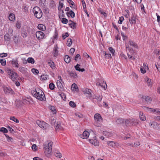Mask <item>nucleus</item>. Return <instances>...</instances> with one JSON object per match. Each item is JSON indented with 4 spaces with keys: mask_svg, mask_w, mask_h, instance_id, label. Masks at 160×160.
I'll list each match as a JSON object with an SVG mask.
<instances>
[{
    "mask_svg": "<svg viewBox=\"0 0 160 160\" xmlns=\"http://www.w3.org/2000/svg\"><path fill=\"white\" fill-rule=\"evenodd\" d=\"M32 94L37 99L41 101H43L46 100V98L44 92L40 89L37 91L33 90L32 91Z\"/></svg>",
    "mask_w": 160,
    "mask_h": 160,
    "instance_id": "obj_1",
    "label": "nucleus"
},
{
    "mask_svg": "<svg viewBox=\"0 0 160 160\" xmlns=\"http://www.w3.org/2000/svg\"><path fill=\"white\" fill-rule=\"evenodd\" d=\"M35 16L37 18H40L42 15V12L41 9L38 7H34L32 10Z\"/></svg>",
    "mask_w": 160,
    "mask_h": 160,
    "instance_id": "obj_2",
    "label": "nucleus"
},
{
    "mask_svg": "<svg viewBox=\"0 0 160 160\" xmlns=\"http://www.w3.org/2000/svg\"><path fill=\"white\" fill-rule=\"evenodd\" d=\"M52 142H50L48 144V146L46 145H43V148L45 149V151L44 152L46 154V155L47 156H48L50 155V154L52 152Z\"/></svg>",
    "mask_w": 160,
    "mask_h": 160,
    "instance_id": "obj_3",
    "label": "nucleus"
},
{
    "mask_svg": "<svg viewBox=\"0 0 160 160\" xmlns=\"http://www.w3.org/2000/svg\"><path fill=\"white\" fill-rule=\"evenodd\" d=\"M37 124L41 128L43 129H45L46 128L47 124L43 121H40L39 120H38L37 121Z\"/></svg>",
    "mask_w": 160,
    "mask_h": 160,
    "instance_id": "obj_4",
    "label": "nucleus"
},
{
    "mask_svg": "<svg viewBox=\"0 0 160 160\" xmlns=\"http://www.w3.org/2000/svg\"><path fill=\"white\" fill-rule=\"evenodd\" d=\"M36 37L38 40L44 38L45 34L42 31H37L36 33Z\"/></svg>",
    "mask_w": 160,
    "mask_h": 160,
    "instance_id": "obj_5",
    "label": "nucleus"
},
{
    "mask_svg": "<svg viewBox=\"0 0 160 160\" xmlns=\"http://www.w3.org/2000/svg\"><path fill=\"white\" fill-rule=\"evenodd\" d=\"M89 141L94 146H98L99 145V142L96 139V137H94L92 139H89Z\"/></svg>",
    "mask_w": 160,
    "mask_h": 160,
    "instance_id": "obj_6",
    "label": "nucleus"
},
{
    "mask_svg": "<svg viewBox=\"0 0 160 160\" xmlns=\"http://www.w3.org/2000/svg\"><path fill=\"white\" fill-rule=\"evenodd\" d=\"M4 91L5 93L6 94H8L11 93V94H14L13 91L9 87H5L3 88Z\"/></svg>",
    "mask_w": 160,
    "mask_h": 160,
    "instance_id": "obj_7",
    "label": "nucleus"
},
{
    "mask_svg": "<svg viewBox=\"0 0 160 160\" xmlns=\"http://www.w3.org/2000/svg\"><path fill=\"white\" fill-rule=\"evenodd\" d=\"M91 90L87 88L84 90L83 91L84 92L88 95V97L89 99H92L93 98L92 97V95L91 93Z\"/></svg>",
    "mask_w": 160,
    "mask_h": 160,
    "instance_id": "obj_8",
    "label": "nucleus"
},
{
    "mask_svg": "<svg viewBox=\"0 0 160 160\" xmlns=\"http://www.w3.org/2000/svg\"><path fill=\"white\" fill-rule=\"evenodd\" d=\"M68 74L71 77H72L74 78H78V75L75 72L70 71V70H68Z\"/></svg>",
    "mask_w": 160,
    "mask_h": 160,
    "instance_id": "obj_9",
    "label": "nucleus"
},
{
    "mask_svg": "<svg viewBox=\"0 0 160 160\" xmlns=\"http://www.w3.org/2000/svg\"><path fill=\"white\" fill-rule=\"evenodd\" d=\"M94 118L96 121L99 122H100L102 120V118L100 114L98 113H96L95 114Z\"/></svg>",
    "mask_w": 160,
    "mask_h": 160,
    "instance_id": "obj_10",
    "label": "nucleus"
},
{
    "mask_svg": "<svg viewBox=\"0 0 160 160\" xmlns=\"http://www.w3.org/2000/svg\"><path fill=\"white\" fill-rule=\"evenodd\" d=\"M11 64L13 67H15L17 68L18 67V61L17 59H13L11 61Z\"/></svg>",
    "mask_w": 160,
    "mask_h": 160,
    "instance_id": "obj_11",
    "label": "nucleus"
},
{
    "mask_svg": "<svg viewBox=\"0 0 160 160\" xmlns=\"http://www.w3.org/2000/svg\"><path fill=\"white\" fill-rule=\"evenodd\" d=\"M89 135V132L87 131H84L81 135V137L83 139L87 138H88Z\"/></svg>",
    "mask_w": 160,
    "mask_h": 160,
    "instance_id": "obj_12",
    "label": "nucleus"
},
{
    "mask_svg": "<svg viewBox=\"0 0 160 160\" xmlns=\"http://www.w3.org/2000/svg\"><path fill=\"white\" fill-rule=\"evenodd\" d=\"M107 144L109 146L112 147H114L118 146V143L117 142H115L113 141H109L107 142Z\"/></svg>",
    "mask_w": 160,
    "mask_h": 160,
    "instance_id": "obj_13",
    "label": "nucleus"
},
{
    "mask_svg": "<svg viewBox=\"0 0 160 160\" xmlns=\"http://www.w3.org/2000/svg\"><path fill=\"white\" fill-rule=\"evenodd\" d=\"M58 47L57 45H56L53 50V52H52V54H53L54 56L55 57H56L58 55Z\"/></svg>",
    "mask_w": 160,
    "mask_h": 160,
    "instance_id": "obj_14",
    "label": "nucleus"
},
{
    "mask_svg": "<svg viewBox=\"0 0 160 160\" xmlns=\"http://www.w3.org/2000/svg\"><path fill=\"white\" fill-rule=\"evenodd\" d=\"M57 87L59 90L62 91L63 90V87L60 81L58 80L57 82Z\"/></svg>",
    "mask_w": 160,
    "mask_h": 160,
    "instance_id": "obj_15",
    "label": "nucleus"
},
{
    "mask_svg": "<svg viewBox=\"0 0 160 160\" xmlns=\"http://www.w3.org/2000/svg\"><path fill=\"white\" fill-rule=\"evenodd\" d=\"M128 43L131 46L136 48H138L137 44H136L134 41L130 40L128 42Z\"/></svg>",
    "mask_w": 160,
    "mask_h": 160,
    "instance_id": "obj_16",
    "label": "nucleus"
},
{
    "mask_svg": "<svg viewBox=\"0 0 160 160\" xmlns=\"http://www.w3.org/2000/svg\"><path fill=\"white\" fill-rule=\"evenodd\" d=\"M131 126H136L138 123V120L136 119H131Z\"/></svg>",
    "mask_w": 160,
    "mask_h": 160,
    "instance_id": "obj_17",
    "label": "nucleus"
},
{
    "mask_svg": "<svg viewBox=\"0 0 160 160\" xmlns=\"http://www.w3.org/2000/svg\"><path fill=\"white\" fill-rule=\"evenodd\" d=\"M142 98L143 99H144L145 101L147 102L151 101L152 100L151 98L148 96H142Z\"/></svg>",
    "mask_w": 160,
    "mask_h": 160,
    "instance_id": "obj_18",
    "label": "nucleus"
},
{
    "mask_svg": "<svg viewBox=\"0 0 160 160\" xmlns=\"http://www.w3.org/2000/svg\"><path fill=\"white\" fill-rule=\"evenodd\" d=\"M9 20L12 21H13L15 19V15L13 13H10L8 16Z\"/></svg>",
    "mask_w": 160,
    "mask_h": 160,
    "instance_id": "obj_19",
    "label": "nucleus"
},
{
    "mask_svg": "<svg viewBox=\"0 0 160 160\" xmlns=\"http://www.w3.org/2000/svg\"><path fill=\"white\" fill-rule=\"evenodd\" d=\"M38 28L41 30L44 31L46 29L45 26L42 24H39L38 26Z\"/></svg>",
    "mask_w": 160,
    "mask_h": 160,
    "instance_id": "obj_20",
    "label": "nucleus"
},
{
    "mask_svg": "<svg viewBox=\"0 0 160 160\" xmlns=\"http://www.w3.org/2000/svg\"><path fill=\"white\" fill-rule=\"evenodd\" d=\"M124 122V119L122 118L117 119L116 121V122L117 124L123 123Z\"/></svg>",
    "mask_w": 160,
    "mask_h": 160,
    "instance_id": "obj_21",
    "label": "nucleus"
},
{
    "mask_svg": "<svg viewBox=\"0 0 160 160\" xmlns=\"http://www.w3.org/2000/svg\"><path fill=\"white\" fill-rule=\"evenodd\" d=\"M70 58L69 56L67 55L65 56L64 60L66 63H69L70 62Z\"/></svg>",
    "mask_w": 160,
    "mask_h": 160,
    "instance_id": "obj_22",
    "label": "nucleus"
},
{
    "mask_svg": "<svg viewBox=\"0 0 160 160\" xmlns=\"http://www.w3.org/2000/svg\"><path fill=\"white\" fill-rule=\"evenodd\" d=\"M103 134L108 138H109L112 136V134L111 133L107 131H104L103 132Z\"/></svg>",
    "mask_w": 160,
    "mask_h": 160,
    "instance_id": "obj_23",
    "label": "nucleus"
},
{
    "mask_svg": "<svg viewBox=\"0 0 160 160\" xmlns=\"http://www.w3.org/2000/svg\"><path fill=\"white\" fill-rule=\"evenodd\" d=\"M18 76L17 73L15 72H12V75H11V78L14 80V79H15L17 78Z\"/></svg>",
    "mask_w": 160,
    "mask_h": 160,
    "instance_id": "obj_24",
    "label": "nucleus"
},
{
    "mask_svg": "<svg viewBox=\"0 0 160 160\" xmlns=\"http://www.w3.org/2000/svg\"><path fill=\"white\" fill-rule=\"evenodd\" d=\"M68 2L71 5L70 6L71 8L75 9L76 8V6L74 4V2L72 0H69V1Z\"/></svg>",
    "mask_w": 160,
    "mask_h": 160,
    "instance_id": "obj_25",
    "label": "nucleus"
},
{
    "mask_svg": "<svg viewBox=\"0 0 160 160\" xmlns=\"http://www.w3.org/2000/svg\"><path fill=\"white\" fill-rule=\"evenodd\" d=\"M131 119H128L126 120L125 122V124L127 126H131Z\"/></svg>",
    "mask_w": 160,
    "mask_h": 160,
    "instance_id": "obj_26",
    "label": "nucleus"
},
{
    "mask_svg": "<svg viewBox=\"0 0 160 160\" xmlns=\"http://www.w3.org/2000/svg\"><path fill=\"white\" fill-rule=\"evenodd\" d=\"M66 14H69L72 18H73L75 17V13L72 10H71L69 12H66Z\"/></svg>",
    "mask_w": 160,
    "mask_h": 160,
    "instance_id": "obj_27",
    "label": "nucleus"
},
{
    "mask_svg": "<svg viewBox=\"0 0 160 160\" xmlns=\"http://www.w3.org/2000/svg\"><path fill=\"white\" fill-rule=\"evenodd\" d=\"M27 61L28 63L33 64L34 63L35 61L34 59L32 57L28 58L27 59Z\"/></svg>",
    "mask_w": 160,
    "mask_h": 160,
    "instance_id": "obj_28",
    "label": "nucleus"
},
{
    "mask_svg": "<svg viewBox=\"0 0 160 160\" xmlns=\"http://www.w3.org/2000/svg\"><path fill=\"white\" fill-rule=\"evenodd\" d=\"M139 117L140 119L142 121H144L146 120V118L144 115H143V113H142L141 114V112H140L139 113Z\"/></svg>",
    "mask_w": 160,
    "mask_h": 160,
    "instance_id": "obj_29",
    "label": "nucleus"
},
{
    "mask_svg": "<svg viewBox=\"0 0 160 160\" xmlns=\"http://www.w3.org/2000/svg\"><path fill=\"white\" fill-rule=\"evenodd\" d=\"M50 109L52 111L53 114H55L56 113V110L53 106H51L49 107Z\"/></svg>",
    "mask_w": 160,
    "mask_h": 160,
    "instance_id": "obj_30",
    "label": "nucleus"
},
{
    "mask_svg": "<svg viewBox=\"0 0 160 160\" xmlns=\"http://www.w3.org/2000/svg\"><path fill=\"white\" fill-rule=\"evenodd\" d=\"M71 88H73L75 89L76 91H78L79 90L77 85L75 83L72 84V85Z\"/></svg>",
    "mask_w": 160,
    "mask_h": 160,
    "instance_id": "obj_31",
    "label": "nucleus"
},
{
    "mask_svg": "<svg viewBox=\"0 0 160 160\" xmlns=\"http://www.w3.org/2000/svg\"><path fill=\"white\" fill-rule=\"evenodd\" d=\"M0 131L3 133H7L8 130L7 128L4 127L0 128Z\"/></svg>",
    "mask_w": 160,
    "mask_h": 160,
    "instance_id": "obj_32",
    "label": "nucleus"
},
{
    "mask_svg": "<svg viewBox=\"0 0 160 160\" xmlns=\"http://www.w3.org/2000/svg\"><path fill=\"white\" fill-rule=\"evenodd\" d=\"M103 54H105V56L106 58H109L111 57V56L110 54L109 53H106V52L104 51L102 52Z\"/></svg>",
    "mask_w": 160,
    "mask_h": 160,
    "instance_id": "obj_33",
    "label": "nucleus"
},
{
    "mask_svg": "<svg viewBox=\"0 0 160 160\" xmlns=\"http://www.w3.org/2000/svg\"><path fill=\"white\" fill-rule=\"evenodd\" d=\"M54 154L55 156L57 157L61 158L62 157V154L58 151L55 152Z\"/></svg>",
    "mask_w": 160,
    "mask_h": 160,
    "instance_id": "obj_34",
    "label": "nucleus"
},
{
    "mask_svg": "<svg viewBox=\"0 0 160 160\" xmlns=\"http://www.w3.org/2000/svg\"><path fill=\"white\" fill-rule=\"evenodd\" d=\"M0 62L2 66H4L6 65V61L5 59H0Z\"/></svg>",
    "mask_w": 160,
    "mask_h": 160,
    "instance_id": "obj_35",
    "label": "nucleus"
},
{
    "mask_svg": "<svg viewBox=\"0 0 160 160\" xmlns=\"http://www.w3.org/2000/svg\"><path fill=\"white\" fill-rule=\"evenodd\" d=\"M48 64L50 67L52 69L55 68V65L54 63L52 61L48 62Z\"/></svg>",
    "mask_w": 160,
    "mask_h": 160,
    "instance_id": "obj_36",
    "label": "nucleus"
},
{
    "mask_svg": "<svg viewBox=\"0 0 160 160\" xmlns=\"http://www.w3.org/2000/svg\"><path fill=\"white\" fill-rule=\"evenodd\" d=\"M95 98L97 99V101L98 102H100L102 100V96H101L100 95L98 96H96Z\"/></svg>",
    "mask_w": 160,
    "mask_h": 160,
    "instance_id": "obj_37",
    "label": "nucleus"
},
{
    "mask_svg": "<svg viewBox=\"0 0 160 160\" xmlns=\"http://www.w3.org/2000/svg\"><path fill=\"white\" fill-rule=\"evenodd\" d=\"M4 135H5L6 137L7 138V140L8 142H12V141L13 140V139L12 138L10 137L7 134H5Z\"/></svg>",
    "mask_w": 160,
    "mask_h": 160,
    "instance_id": "obj_38",
    "label": "nucleus"
},
{
    "mask_svg": "<svg viewBox=\"0 0 160 160\" xmlns=\"http://www.w3.org/2000/svg\"><path fill=\"white\" fill-rule=\"evenodd\" d=\"M61 22L63 24H67L68 22V20L65 18H63L62 19Z\"/></svg>",
    "mask_w": 160,
    "mask_h": 160,
    "instance_id": "obj_39",
    "label": "nucleus"
},
{
    "mask_svg": "<svg viewBox=\"0 0 160 160\" xmlns=\"http://www.w3.org/2000/svg\"><path fill=\"white\" fill-rule=\"evenodd\" d=\"M50 122H51V124L52 125H54L55 123L56 122V120L55 118H51L50 119Z\"/></svg>",
    "mask_w": 160,
    "mask_h": 160,
    "instance_id": "obj_40",
    "label": "nucleus"
},
{
    "mask_svg": "<svg viewBox=\"0 0 160 160\" xmlns=\"http://www.w3.org/2000/svg\"><path fill=\"white\" fill-rule=\"evenodd\" d=\"M31 71L34 74H37L39 73V71L36 69L33 68L31 69Z\"/></svg>",
    "mask_w": 160,
    "mask_h": 160,
    "instance_id": "obj_41",
    "label": "nucleus"
},
{
    "mask_svg": "<svg viewBox=\"0 0 160 160\" xmlns=\"http://www.w3.org/2000/svg\"><path fill=\"white\" fill-rule=\"evenodd\" d=\"M10 119L16 123L19 122V120L17 118H15L14 117H12L10 118Z\"/></svg>",
    "mask_w": 160,
    "mask_h": 160,
    "instance_id": "obj_42",
    "label": "nucleus"
},
{
    "mask_svg": "<svg viewBox=\"0 0 160 160\" xmlns=\"http://www.w3.org/2000/svg\"><path fill=\"white\" fill-rule=\"evenodd\" d=\"M26 69V68H25L24 67H21L19 68V70L21 72L23 73L25 72Z\"/></svg>",
    "mask_w": 160,
    "mask_h": 160,
    "instance_id": "obj_43",
    "label": "nucleus"
},
{
    "mask_svg": "<svg viewBox=\"0 0 160 160\" xmlns=\"http://www.w3.org/2000/svg\"><path fill=\"white\" fill-rule=\"evenodd\" d=\"M69 104L71 107L72 108H74L76 106V104L73 101H70L69 103Z\"/></svg>",
    "mask_w": 160,
    "mask_h": 160,
    "instance_id": "obj_44",
    "label": "nucleus"
},
{
    "mask_svg": "<svg viewBox=\"0 0 160 160\" xmlns=\"http://www.w3.org/2000/svg\"><path fill=\"white\" fill-rule=\"evenodd\" d=\"M49 87L51 90H53L54 89V84L52 82L50 83L49 84Z\"/></svg>",
    "mask_w": 160,
    "mask_h": 160,
    "instance_id": "obj_45",
    "label": "nucleus"
},
{
    "mask_svg": "<svg viewBox=\"0 0 160 160\" xmlns=\"http://www.w3.org/2000/svg\"><path fill=\"white\" fill-rule=\"evenodd\" d=\"M67 42L68 43H67V46L68 47H70L72 44V40L71 38H69L68 39Z\"/></svg>",
    "mask_w": 160,
    "mask_h": 160,
    "instance_id": "obj_46",
    "label": "nucleus"
},
{
    "mask_svg": "<svg viewBox=\"0 0 160 160\" xmlns=\"http://www.w3.org/2000/svg\"><path fill=\"white\" fill-rule=\"evenodd\" d=\"M108 49L110 51V52L112 53V55L114 56L115 50L113 49V48L111 47H109L108 48Z\"/></svg>",
    "mask_w": 160,
    "mask_h": 160,
    "instance_id": "obj_47",
    "label": "nucleus"
},
{
    "mask_svg": "<svg viewBox=\"0 0 160 160\" xmlns=\"http://www.w3.org/2000/svg\"><path fill=\"white\" fill-rule=\"evenodd\" d=\"M54 39L57 40L58 38V34L57 30H56L55 32L54 35L53 36Z\"/></svg>",
    "mask_w": 160,
    "mask_h": 160,
    "instance_id": "obj_48",
    "label": "nucleus"
},
{
    "mask_svg": "<svg viewBox=\"0 0 160 160\" xmlns=\"http://www.w3.org/2000/svg\"><path fill=\"white\" fill-rule=\"evenodd\" d=\"M124 20V18L122 16L119 18V20L118 21V23L120 24H121L122 22Z\"/></svg>",
    "mask_w": 160,
    "mask_h": 160,
    "instance_id": "obj_49",
    "label": "nucleus"
},
{
    "mask_svg": "<svg viewBox=\"0 0 160 160\" xmlns=\"http://www.w3.org/2000/svg\"><path fill=\"white\" fill-rule=\"evenodd\" d=\"M63 4L62 3L59 2V5L58 7V9L59 10H61L62 8L63 7Z\"/></svg>",
    "mask_w": 160,
    "mask_h": 160,
    "instance_id": "obj_50",
    "label": "nucleus"
},
{
    "mask_svg": "<svg viewBox=\"0 0 160 160\" xmlns=\"http://www.w3.org/2000/svg\"><path fill=\"white\" fill-rule=\"evenodd\" d=\"M76 24H68L69 26L72 28L73 29H75L76 28Z\"/></svg>",
    "mask_w": 160,
    "mask_h": 160,
    "instance_id": "obj_51",
    "label": "nucleus"
},
{
    "mask_svg": "<svg viewBox=\"0 0 160 160\" xmlns=\"http://www.w3.org/2000/svg\"><path fill=\"white\" fill-rule=\"evenodd\" d=\"M69 36L68 33V32H66L65 34H63L62 35V37L63 39H64L66 37Z\"/></svg>",
    "mask_w": 160,
    "mask_h": 160,
    "instance_id": "obj_52",
    "label": "nucleus"
},
{
    "mask_svg": "<svg viewBox=\"0 0 160 160\" xmlns=\"http://www.w3.org/2000/svg\"><path fill=\"white\" fill-rule=\"evenodd\" d=\"M80 66V65L79 64H77L76 66H74V68L75 69L77 70L79 72H80V68L79 67Z\"/></svg>",
    "mask_w": 160,
    "mask_h": 160,
    "instance_id": "obj_53",
    "label": "nucleus"
},
{
    "mask_svg": "<svg viewBox=\"0 0 160 160\" xmlns=\"http://www.w3.org/2000/svg\"><path fill=\"white\" fill-rule=\"evenodd\" d=\"M121 35L122 37V38L123 40H125L128 38V37L127 36H125L124 33L123 32L121 33Z\"/></svg>",
    "mask_w": 160,
    "mask_h": 160,
    "instance_id": "obj_54",
    "label": "nucleus"
},
{
    "mask_svg": "<svg viewBox=\"0 0 160 160\" xmlns=\"http://www.w3.org/2000/svg\"><path fill=\"white\" fill-rule=\"evenodd\" d=\"M60 95L61 96V98L64 100H66V96L65 94H64V93H61V94H60Z\"/></svg>",
    "mask_w": 160,
    "mask_h": 160,
    "instance_id": "obj_55",
    "label": "nucleus"
},
{
    "mask_svg": "<svg viewBox=\"0 0 160 160\" xmlns=\"http://www.w3.org/2000/svg\"><path fill=\"white\" fill-rule=\"evenodd\" d=\"M143 108L146 111H153L152 109L151 108H148L145 106H144Z\"/></svg>",
    "mask_w": 160,
    "mask_h": 160,
    "instance_id": "obj_56",
    "label": "nucleus"
},
{
    "mask_svg": "<svg viewBox=\"0 0 160 160\" xmlns=\"http://www.w3.org/2000/svg\"><path fill=\"white\" fill-rule=\"evenodd\" d=\"M7 128L8 129V130L10 131V132L11 133H13L14 132V130L13 129H12L9 126H8Z\"/></svg>",
    "mask_w": 160,
    "mask_h": 160,
    "instance_id": "obj_57",
    "label": "nucleus"
},
{
    "mask_svg": "<svg viewBox=\"0 0 160 160\" xmlns=\"http://www.w3.org/2000/svg\"><path fill=\"white\" fill-rule=\"evenodd\" d=\"M46 0H40L39 1V3L41 5L45 6L44 3L45 2Z\"/></svg>",
    "mask_w": 160,
    "mask_h": 160,
    "instance_id": "obj_58",
    "label": "nucleus"
},
{
    "mask_svg": "<svg viewBox=\"0 0 160 160\" xmlns=\"http://www.w3.org/2000/svg\"><path fill=\"white\" fill-rule=\"evenodd\" d=\"M32 148L33 150L35 151L37 149V147L36 144H33L32 146Z\"/></svg>",
    "mask_w": 160,
    "mask_h": 160,
    "instance_id": "obj_59",
    "label": "nucleus"
},
{
    "mask_svg": "<svg viewBox=\"0 0 160 160\" xmlns=\"http://www.w3.org/2000/svg\"><path fill=\"white\" fill-rule=\"evenodd\" d=\"M9 34H6L4 36V39L5 40H8L7 39H10V38L9 37Z\"/></svg>",
    "mask_w": 160,
    "mask_h": 160,
    "instance_id": "obj_60",
    "label": "nucleus"
},
{
    "mask_svg": "<svg viewBox=\"0 0 160 160\" xmlns=\"http://www.w3.org/2000/svg\"><path fill=\"white\" fill-rule=\"evenodd\" d=\"M47 75H42L41 76V77L42 80H46L47 79Z\"/></svg>",
    "mask_w": 160,
    "mask_h": 160,
    "instance_id": "obj_61",
    "label": "nucleus"
},
{
    "mask_svg": "<svg viewBox=\"0 0 160 160\" xmlns=\"http://www.w3.org/2000/svg\"><path fill=\"white\" fill-rule=\"evenodd\" d=\"M78 58H79V59L81 58L80 55L78 54H77L76 56L75 57L74 60L77 61V59Z\"/></svg>",
    "mask_w": 160,
    "mask_h": 160,
    "instance_id": "obj_62",
    "label": "nucleus"
},
{
    "mask_svg": "<svg viewBox=\"0 0 160 160\" xmlns=\"http://www.w3.org/2000/svg\"><path fill=\"white\" fill-rule=\"evenodd\" d=\"M8 55L7 53H2L0 54V57L1 58H3L6 57Z\"/></svg>",
    "mask_w": 160,
    "mask_h": 160,
    "instance_id": "obj_63",
    "label": "nucleus"
},
{
    "mask_svg": "<svg viewBox=\"0 0 160 160\" xmlns=\"http://www.w3.org/2000/svg\"><path fill=\"white\" fill-rule=\"evenodd\" d=\"M76 116H77L79 118H82L83 117V115L82 114L80 113H76Z\"/></svg>",
    "mask_w": 160,
    "mask_h": 160,
    "instance_id": "obj_64",
    "label": "nucleus"
}]
</instances>
